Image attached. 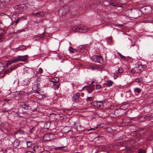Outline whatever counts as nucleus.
Masks as SVG:
<instances>
[{"label":"nucleus","instance_id":"1","mask_svg":"<svg viewBox=\"0 0 153 153\" xmlns=\"http://www.w3.org/2000/svg\"><path fill=\"white\" fill-rule=\"evenodd\" d=\"M73 30L80 33H85L87 31L88 28L82 25H75L73 27Z\"/></svg>","mask_w":153,"mask_h":153},{"label":"nucleus","instance_id":"2","mask_svg":"<svg viewBox=\"0 0 153 153\" xmlns=\"http://www.w3.org/2000/svg\"><path fill=\"white\" fill-rule=\"evenodd\" d=\"M91 59L93 62L100 64L102 63L103 60L102 57L100 55L94 56L91 58Z\"/></svg>","mask_w":153,"mask_h":153},{"label":"nucleus","instance_id":"3","mask_svg":"<svg viewBox=\"0 0 153 153\" xmlns=\"http://www.w3.org/2000/svg\"><path fill=\"white\" fill-rule=\"evenodd\" d=\"M16 62H24L27 60L29 56L27 55L24 56H17L14 57Z\"/></svg>","mask_w":153,"mask_h":153},{"label":"nucleus","instance_id":"4","mask_svg":"<svg viewBox=\"0 0 153 153\" xmlns=\"http://www.w3.org/2000/svg\"><path fill=\"white\" fill-rule=\"evenodd\" d=\"M69 10V7L68 6H65L61 7L59 9V14H61L62 16H64L68 12Z\"/></svg>","mask_w":153,"mask_h":153},{"label":"nucleus","instance_id":"5","mask_svg":"<svg viewBox=\"0 0 153 153\" xmlns=\"http://www.w3.org/2000/svg\"><path fill=\"white\" fill-rule=\"evenodd\" d=\"M20 107L24 111H27V112L30 111L32 108L31 106L27 103H24L21 105Z\"/></svg>","mask_w":153,"mask_h":153},{"label":"nucleus","instance_id":"6","mask_svg":"<svg viewBox=\"0 0 153 153\" xmlns=\"http://www.w3.org/2000/svg\"><path fill=\"white\" fill-rule=\"evenodd\" d=\"M132 17L134 18H137L140 16L141 14V11L140 10H134L131 12Z\"/></svg>","mask_w":153,"mask_h":153},{"label":"nucleus","instance_id":"7","mask_svg":"<svg viewBox=\"0 0 153 153\" xmlns=\"http://www.w3.org/2000/svg\"><path fill=\"white\" fill-rule=\"evenodd\" d=\"M92 2L91 1H90L89 2L88 4H83L82 6V8L84 10H86L87 9L88 7H90V6L92 7L93 5L92 4Z\"/></svg>","mask_w":153,"mask_h":153},{"label":"nucleus","instance_id":"8","mask_svg":"<svg viewBox=\"0 0 153 153\" xmlns=\"http://www.w3.org/2000/svg\"><path fill=\"white\" fill-rule=\"evenodd\" d=\"M90 69L94 70L95 69L98 70L99 69H101V66L100 65L93 64L92 65L90 66Z\"/></svg>","mask_w":153,"mask_h":153},{"label":"nucleus","instance_id":"9","mask_svg":"<svg viewBox=\"0 0 153 153\" xmlns=\"http://www.w3.org/2000/svg\"><path fill=\"white\" fill-rule=\"evenodd\" d=\"M80 96V94L79 93H76L74 94L73 96L74 101L75 102H78L79 101V99Z\"/></svg>","mask_w":153,"mask_h":153},{"label":"nucleus","instance_id":"10","mask_svg":"<svg viewBox=\"0 0 153 153\" xmlns=\"http://www.w3.org/2000/svg\"><path fill=\"white\" fill-rule=\"evenodd\" d=\"M39 84H36L34 85L32 87V89L34 91V92H36L38 93V89L39 88Z\"/></svg>","mask_w":153,"mask_h":153},{"label":"nucleus","instance_id":"11","mask_svg":"<svg viewBox=\"0 0 153 153\" xmlns=\"http://www.w3.org/2000/svg\"><path fill=\"white\" fill-rule=\"evenodd\" d=\"M51 134H45L43 137V139L44 141H48L51 140L50 137V135H51Z\"/></svg>","mask_w":153,"mask_h":153},{"label":"nucleus","instance_id":"12","mask_svg":"<svg viewBox=\"0 0 153 153\" xmlns=\"http://www.w3.org/2000/svg\"><path fill=\"white\" fill-rule=\"evenodd\" d=\"M28 114L27 112H25L19 114L17 115V117L18 118L22 117V118H25L26 117V116Z\"/></svg>","mask_w":153,"mask_h":153},{"label":"nucleus","instance_id":"13","mask_svg":"<svg viewBox=\"0 0 153 153\" xmlns=\"http://www.w3.org/2000/svg\"><path fill=\"white\" fill-rule=\"evenodd\" d=\"M87 91L88 93H91L94 90V87L93 86H87Z\"/></svg>","mask_w":153,"mask_h":153},{"label":"nucleus","instance_id":"14","mask_svg":"<svg viewBox=\"0 0 153 153\" xmlns=\"http://www.w3.org/2000/svg\"><path fill=\"white\" fill-rule=\"evenodd\" d=\"M16 62V61L15 59V57H14L12 58L11 60H9L7 61V66H9L13 63Z\"/></svg>","mask_w":153,"mask_h":153},{"label":"nucleus","instance_id":"15","mask_svg":"<svg viewBox=\"0 0 153 153\" xmlns=\"http://www.w3.org/2000/svg\"><path fill=\"white\" fill-rule=\"evenodd\" d=\"M19 144V141L17 139H16L13 143V147L16 148H17Z\"/></svg>","mask_w":153,"mask_h":153},{"label":"nucleus","instance_id":"16","mask_svg":"<svg viewBox=\"0 0 153 153\" xmlns=\"http://www.w3.org/2000/svg\"><path fill=\"white\" fill-rule=\"evenodd\" d=\"M33 15L36 16H37L38 17V16L41 17H43L44 15V13L43 12H39L36 13H33Z\"/></svg>","mask_w":153,"mask_h":153},{"label":"nucleus","instance_id":"17","mask_svg":"<svg viewBox=\"0 0 153 153\" xmlns=\"http://www.w3.org/2000/svg\"><path fill=\"white\" fill-rule=\"evenodd\" d=\"M53 86V88L55 90H57L59 87V83L58 82H53L51 83Z\"/></svg>","mask_w":153,"mask_h":153},{"label":"nucleus","instance_id":"18","mask_svg":"<svg viewBox=\"0 0 153 153\" xmlns=\"http://www.w3.org/2000/svg\"><path fill=\"white\" fill-rule=\"evenodd\" d=\"M30 81L29 79H26L23 81L22 83L24 85H26L30 83Z\"/></svg>","mask_w":153,"mask_h":153},{"label":"nucleus","instance_id":"19","mask_svg":"<svg viewBox=\"0 0 153 153\" xmlns=\"http://www.w3.org/2000/svg\"><path fill=\"white\" fill-rule=\"evenodd\" d=\"M0 4L1 5V3H2V6L4 5H5L6 4H9L10 3V0H0Z\"/></svg>","mask_w":153,"mask_h":153},{"label":"nucleus","instance_id":"20","mask_svg":"<svg viewBox=\"0 0 153 153\" xmlns=\"http://www.w3.org/2000/svg\"><path fill=\"white\" fill-rule=\"evenodd\" d=\"M134 68L135 69L136 73H139L143 71V70H142V69L140 68L139 66L138 65V64L137 65V66L134 67Z\"/></svg>","mask_w":153,"mask_h":153},{"label":"nucleus","instance_id":"21","mask_svg":"<svg viewBox=\"0 0 153 153\" xmlns=\"http://www.w3.org/2000/svg\"><path fill=\"white\" fill-rule=\"evenodd\" d=\"M107 151H112L114 149V147L111 145H109L107 146Z\"/></svg>","mask_w":153,"mask_h":153},{"label":"nucleus","instance_id":"22","mask_svg":"<svg viewBox=\"0 0 153 153\" xmlns=\"http://www.w3.org/2000/svg\"><path fill=\"white\" fill-rule=\"evenodd\" d=\"M97 104L98 107L100 108H102L104 106L103 102L102 101H97Z\"/></svg>","mask_w":153,"mask_h":153},{"label":"nucleus","instance_id":"23","mask_svg":"<svg viewBox=\"0 0 153 153\" xmlns=\"http://www.w3.org/2000/svg\"><path fill=\"white\" fill-rule=\"evenodd\" d=\"M24 134V131L21 130V129H19L18 131H17L16 132H15V134Z\"/></svg>","mask_w":153,"mask_h":153},{"label":"nucleus","instance_id":"24","mask_svg":"<svg viewBox=\"0 0 153 153\" xmlns=\"http://www.w3.org/2000/svg\"><path fill=\"white\" fill-rule=\"evenodd\" d=\"M138 65L139 66L140 68L142 69H143V70H145L147 66L146 65H143L141 63H138Z\"/></svg>","mask_w":153,"mask_h":153},{"label":"nucleus","instance_id":"25","mask_svg":"<svg viewBox=\"0 0 153 153\" xmlns=\"http://www.w3.org/2000/svg\"><path fill=\"white\" fill-rule=\"evenodd\" d=\"M24 8L23 5L22 4L18 5L17 6V9L20 11L24 9Z\"/></svg>","mask_w":153,"mask_h":153},{"label":"nucleus","instance_id":"26","mask_svg":"<svg viewBox=\"0 0 153 153\" xmlns=\"http://www.w3.org/2000/svg\"><path fill=\"white\" fill-rule=\"evenodd\" d=\"M143 79L141 77L140 78H137L135 79V82L137 83H141L143 82Z\"/></svg>","mask_w":153,"mask_h":153},{"label":"nucleus","instance_id":"27","mask_svg":"<svg viewBox=\"0 0 153 153\" xmlns=\"http://www.w3.org/2000/svg\"><path fill=\"white\" fill-rule=\"evenodd\" d=\"M134 91L135 93L137 92L138 93H140L141 92L142 90L139 88H136L134 89Z\"/></svg>","mask_w":153,"mask_h":153},{"label":"nucleus","instance_id":"28","mask_svg":"<svg viewBox=\"0 0 153 153\" xmlns=\"http://www.w3.org/2000/svg\"><path fill=\"white\" fill-rule=\"evenodd\" d=\"M59 79L57 77H55L52 79V81H51V82H58Z\"/></svg>","mask_w":153,"mask_h":153},{"label":"nucleus","instance_id":"29","mask_svg":"<svg viewBox=\"0 0 153 153\" xmlns=\"http://www.w3.org/2000/svg\"><path fill=\"white\" fill-rule=\"evenodd\" d=\"M113 82L111 80L108 81L106 84V86L108 87H109L111 86L113 84Z\"/></svg>","mask_w":153,"mask_h":153},{"label":"nucleus","instance_id":"30","mask_svg":"<svg viewBox=\"0 0 153 153\" xmlns=\"http://www.w3.org/2000/svg\"><path fill=\"white\" fill-rule=\"evenodd\" d=\"M100 148H101L102 149V151L104 152L107 151V146H102L100 147Z\"/></svg>","mask_w":153,"mask_h":153},{"label":"nucleus","instance_id":"31","mask_svg":"<svg viewBox=\"0 0 153 153\" xmlns=\"http://www.w3.org/2000/svg\"><path fill=\"white\" fill-rule=\"evenodd\" d=\"M69 50L71 53H74L76 51V50L73 48L72 47H70Z\"/></svg>","mask_w":153,"mask_h":153},{"label":"nucleus","instance_id":"32","mask_svg":"<svg viewBox=\"0 0 153 153\" xmlns=\"http://www.w3.org/2000/svg\"><path fill=\"white\" fill-rule=\"evenodd\" d=\"M66 147L65 146H62L55 148L54 149L56 150H62V149L65 148Z\"/></svg>","mask_w":153,"mask_h":153},{"label":"nucleus","instance_id":"33","mask_svg":"<svg viewBox=\"0 0 153 153\" xmlns=\"http://www.w3.org/2000/svg\"><path fill=\"white\" fill-rule=\"evenodd\" d=\"M138 153H146V151L144 149H140L138 150Z\"/></svg>","mask_w":153,"mask_h":153},{"label":"nucleus","instance_id":"34","mask_svg":"<svg viewBox=\"0 0 153 153\" xmlns=\"http://www.w3.org/2000/svg\"><path fill=\"white\" fill-rule=\"evenodd\" d=\"M24 112H25V111H24L21 109L20 108L16 112V113L17 115H18Z\"/></svg>","mask_w":153,"mask_h":153},{"label":"nucleus","instance_id":"35","mask_svg":"<svg viewBox=\"0 0 153 153\" xmlns=\"http://www.w3.org/2000/svg\"><path fill=\"white\" fill-rule=\"evenodd\" d=\"M38 146H36L33 148V150L35 152H37L38 151Z\"/></svg>","mask_w":153,"mask_h":153},{"label":"nucleus","instance_id":"36","mask_svg":"<svg viewBox=\"0 0 153 153\" xmlns=\"http://www.w3.org/2000/svg\"><path fill=\"white\" fill-rule=\"evenodd\" d=\"M4 66L3 64L0 63V72H1L4 69Z\"/></svg>","mask_w":153,"mask_h":153},{"label":"nucleus","instance_id":"37","mask_svg":"<svg viewBox=\"0 0 153 153\" xmlns=\"http://www.w3.org/2000/svg\"><path fill=\"white\" fill-rule=\"evenodd\" d=\"M15 67H11L10 68V69L8 71H6L5 72V73H7L8 72H11L13 70L15 69Z\"/></svg>","mask_w":153,"mask_h":153},{"label":"nucleus","instance_id":"38","mask_svg":"<svg viewBox=\"0 0 153 153\" xmlns=\"http://www.w3.org/2000/svg\"><path fill=\"white\" fill-rule=\"evenodd\" d=\"M32 143L31 141H29L27 142V147H30V146L32 145Z\"/></svg>","mask_w":153,"mask_h":153},{"label":"nucleus","instance_id":"39","mask_svg":"<svg viewBox=\"0 0 153 153\" xmlns=\"http://www.w3.org/2000/svg\"><path fill=\"white\" fill-rule=\"evenodd\" d=\"M118 72L120 73H123L124 72V70H123V69L121 67L119 68H118Z\"/></svg>","mask_w":153,"mask_h":153},{"label":"nucleus","instance_id":"40","mask_svg":"<svg viewBox=\"0 0 153 153\" xmlns=\"http://www.w3.org/2000/svg\"><path fill=\"white\" fill-rule=\"evenodd\" d=\"M130 72L132 74H134L135 73H136V71L134 68H132L130 71Z\"/></svg>","mask_w":153,"mask_h":153},{"label":"nucleus","instance_id":"41","mask_svg":"<svg viewBox=\"0 0 153 153\" xmlns=\"http://www.w3.org/2000/svg\"><path fill=\"white\" fill-rule=\"evenodd\" d=\"M131 135L132 136H135L137 135L136 132V131H132L131 133Z\"/></svg>","mask_w":153,"mask_h":153},{"label":"nucleus","instance_id":"42","mask_svg":"<svg viewBox=\"0 0 153 153\" xmlns=\"http://www.w3.org/2000/svg\"><path fill=\"white\" fill-rule=\"evenodd\" d=\"M0 33H1V35L4 34V29L3 28H0Z\"/></svg>","mask_w":153,"mask_h":153},{"label":"nucleus","instance_id":"43","mask_svg":"<svg viewBox=\"0 0 153 153\" xmlns=\"http://www.w3.org/2000/svg\"><path fill=\"white\" fill-rule=\"evenodd\" d=\"M26 49V48L25 46H22L21 47V48H19V50H25Z\"/></svg>","mask_w":153,"mask_h":153},{"label":"nucleus","instance_id":"44","mask_svg":"<svg viewBox=\"0 0 153 153\" xmlns=\"http://www.w3.org/2000/svg\"><path fill=\"white\" fill-rule=\"evenodd\" d=\"M110 4L111 5L115 7V6H117V5L115 4L113 2H111L110 3Z\"/></svg>","mask_w":153,"mask_h":153},{"label":"nucleus","instance_id":"45","mask_svg":"<svg viewBox=\"0 0 153 153\" xmlns=\"http://www.w3.org/2000/svg\"><path fill=\"white\" fill-rule=\"evenodd\" d=\"M92 99H93V97H88L86 99V101L87 102H88L89 101L91 100H93Z\"/></svg>","mask_w":153,"mask_h":153},{"label":"nucleus","instance_id":"46","mask_svg":"<svg viewBox=\"0 0 153 153\" xmlns=\"http://www.w3.org/2000/svg\"><path fill=\"white\" fill-rule=\"evenodd\" d=\"M98 127H96L95 128H91L90 129H88V130H87V131H89L90 130H96L97 128H98Z\"/></svg>","mask_w":153,"mask_h":153},{"label":"nucleus","instance_id":"47","mask_svg":"<svg viewBox=\"0 0 153 153\" xmlns=\"http://www.w3.org/2000/svg\"><path fill=\"white\" fill-rule=\"evenodd\" d=\"M38 72L39 73L41 74L43 73V70L41 68H39L38 70Z\"/></svg>","mask_w":153,"mask_h":153},{"label":"nucleus","instance_id":"48","mask_svg":"<svg viewBox=\"0 0 153 153\" xmlns=\"http://www.w3.org/2000/svg\"><path fill=\"white\" fill-rule=\"evenodd\" d=\"M41 80V79L39 77H38L37 78L36 81H37V84H39V82H40Z\"/></svg>","mask_w":153,"mask_h":153},{"label":"nucleus","instance_id":"49","mask_svg":"<svg viewBox=\"0 0 153 153\" xmlns=\"http://www.w3.org/2000/svg\"><path fill=\"white\" fill-rule=\"evenodd\" d=\"M114 79H116L118 77V75L117 74V73H114Z\"/></svg>","mask_w":153,"mask_h":153},{"label":"nucleus","instance_id":"50","mask_svg":"<svg viewBox=\"0 0 153 153\" xmlns=\"http://www.w3.org/2000/svg\"><path fill=\"white\" fill-rule=\"evenodd\" d=\"M120 56V57L122 59H123L125 57L123 56L120 53L118 52L117 53Z\"/></svg>","mask_w":153,"mask_h":153},{"label":"nucleus","instance_id":"51","mask_svg":"<svg viewBox=\"0 0 153 153\" xmlns=\"http://www.w3.org/2000/svg\"><path fill=\"white\" fill-rule=\"evenodd\" d=\"M101 88V86L99 85H97L96 86V88L97 89H99Z\"/></svg>","mask_w":153,"mask_h":153},{"label":"nucleus","instance_id":"52","mask_svg":"<svg viewBox=\"0 0 153 153\" xmlns=\"http://www.w3.org/2000/svg\"><path fill=\"white\" fill-rule=\"evenodd\" d=\"M45 32H43L42 34L41 35V37H40V39H42L44 37V35H45Z\"/></svg>","mask_w":153,"mask_h":153},{"label":"nucleus","instance_id":"53","mask_svg":"<svg viewBox=\"0 0 153 153\" xmlns=\"http://www.w3.org/2000/svg\"><path fill=\"white\" fill-rule=\"evenodd\" d=\"M20 19L18 18L15 21V23H16V25L20 21Z\"/></svg>","mask_w":153,"mask_h":153},{"label":"nucleus","instance_id":"54","mask_svg":"<svg viewBox=\"0 0 153 153\" xmlns=\"http://www.w3.org/2000/svg\"><path fill=\"white\" fill-rule=\"evenodd\" d=\"M19 18L20 19V20L23 19L25 20L26 19L23 16L21 17L20 18Z\"/></svg>","mask_w":153,"mask_h":153},{"label":"nucleus","instance_id":"55","mask_svg":"<svg viewBox=\"0 0 153 153\" xmlns=\"http://www.w3.org/2000/svg\"><path fill=\"white\" fill-rule=\"evenodd\" d=\"M10 110H2V112L3 113H5V112H9V111H10Z\"/></svg>","mask_w":153,"mask_h":153},{"label":"nucleus","instance_id":"56","mask_svg":"<svg viewBox=\"0 0 153 153\" xmlns=\"http://www.w3.org/2000/svg\"><path fill=\"white\" fill-rule=\"evenodd\" d=\"M94 81L93 80L91 82V84L89 86H93V84L94 83Z\"/></svg>","mask_w":153,"mask_h":153},{"label":"nucleus","instance_id":"57","mask_svg":"<svg viewBox=\"0 0 153 153\" xmlns=\"http://www.w3.org/2000/svg\"><path fill=\"white\" fill-rule=\"evenodd\" d=\"M111 128L110 127H108L106 128V131H108L109 130H111Z\"/></svg>","mask_w":153,"mask_h":153},{"label":"nucleus","instance_id":"58","mask_svg":"<svg viewBox=\"0 0 153 153\" xmlns=\"http://www.w3.org/2000/svg\"><path fill=\"white\" fill-rule=\"evenodd\" d=\"M56 96L58 97H60L61 96V94H56Z\"/></svg>","mask_w":153,"mask_h":153},{"label":"nucleus","instance_id":"59","mask_svg":"<svg viewBox=\"0 0 153 153\" xmlns=\"http://www.w3.org/2000/svg\"><path fill=\"white\" fill-rule=\"evenodd\" d=\"M26 153H34V152H33V151H27Z\"/></svg>","mask_w":153,"mask_h":153},{"label":"nucleus","instance_id":"60","mask_svg":"<svg viewBox=\"0 0 153 153\" xmlns=\"http://www.w3.org/2000/svg\"><path fill=\"white\" fill-rule=\"evenodd\" d=\"M148 8H149V10H150V12H151V11H152V8H150V7H148V8H145V10H146L147 9H148Z\"/></svg>","mask_w":153,"mask_h":153},{"label":"nucleus","instance_id":"61","mask_svg":"<svg viewBox=\"0 0 153 153\" xmlns=\"http://www.w3.org/2000/svg\"><path fill=\"white\" fill-rule=\"evenodd\" d=\"M10 100L9 99H4V100L5 101H6V102H7L9 100Z\"/></svg>","mask_w":153,"mask_h":153},{"label":"nucleus","instance_id":"62","mask_svg":"<svg viewBox=\"0 0 153 153\" xmlns=\"http://www.w3.org/2000/svg\"><path fill=\"white\" fill-rule=\"evenodd\" d=\"M35 129V128L34 127L32 128L30 131V133H32L33 131Z\"/></svg>","mask_w":153,"mask_h":153},{"label":"nucleus","instance_id":"63","mask_svg":"<svg viewBox=\"0 0 153 153\" xmlns=\"http://www.w3.org/2000/svg\"><path fill=\"white\" fill-rule=\"evenodd\" d=\"M105 0H97L99 2H100L102 1H105Z\"/></svg>","mask_w":153,"mask_h":153},{"label":"nucleus","instance_id":"64","mask_svg":"<svg viewBox=\"0 0 153 153\" xmlns=\"http://www.w3.org/2000/svg\"><path fill=\"white\" fill-rule=\"evenodd\" d=\"M32 92H30V93H27V94H26V95H27V96L29 95H30V94H32Z\"/></svg>","mask_w":153,"mask_h":153}]
</instances>
